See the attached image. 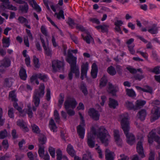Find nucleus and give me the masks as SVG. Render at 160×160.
Instances as JSON below:
<instances>
[{"mask_svg":"<svg viewBox=\"0 0 160 160\" xmlns=\"http://www.w3.org/2000/svg\"><path fill=\"white\" fill-rule=\"evenodd\" d=\"M80 89L84 95H86L88 94V91L86 85L84 83H82L80 86Z\"/></svg>","mask_w":160,"mask_h":160,"instance_id":"58836bf2","label":"nucleus"},{"mask_svg":"<svg viewBox=\"0 0 160 160\" xmlns=\"http://www.w3.org/2000/svg\"><path fill=\"white\" fill-rule=\"evenodd\" d=\"M88 64L87 62L83 64L81 66V78L83 80L84 78H86L87 73L88 70Z\"/></svg>","mask_w":160,"mask_h":160,"instance_id":"f8f14e48","label":"nucleus"},{"mask_svg":"<svg viewBox=\"0 0 160 160\" xmlns=\"http://www.w3.org/2000/svg\"><path fill=\"white\" fill-rule=\"evenodd\" d=\"M76 28L77 29L82 31L83 32L85 31L86 30L83 27L80 25L78 24H76Z\"/></svg>","mask_w":160,"mask_h":160,"instance_id":"e2e57ef3","label":"nucleus"},{"mask_svg":"<svg viewBox=\"0 0 160 160\" xmlns=\"http://www.w3.org/2000/svg\"><path fill=\"white\" fill-rule=\"evenodd\" d=\"M138 118L142 120L143 121L145 119L147 113L145 109H142L138 112Z\"/></svg>","mask_w":160,"mask_h":160,"instance_id":"412c9836","label":"nucleus"},{"mask_svg":"<svg viewBox=\"0 0 160 160\" xmlns=\"http://www.w3.org/2000/svg\"><path fill=\"white\" fill-rule=\"evenodd\" d=\"M108 80L105 75L103 76L100 81L99 87L100 88L105 86L107 83Z\"/></svg>","mask_w":160,"mask_h":160,"instance_id":"5701e85b","label":"nucleus"},{"mask_svg":"<svg viewBox=\"0 0 160 160\" xmlns=\"http://www.w3.org/2000/svg\"><path fill=\"white\" fill-rule=\"evenodd\" d=\"M38 78L44 82H46L48 80L47 75L43 74H38Z\"/></svg>","mask_w":160,"mask_h":160,"instance_id":"473e14b6","label":"nucleus"},{"mask_svg":"<svg viewBox=\"0 0 160 160\" xmlns=\"http://www.w3.org/2000/svg\"><path fill=\"white\" fill-rule=\"evenodd\" d=\"M143 142L142 138L141 139L140 141L138 142L137 144V150L139 156L140 158L138 155H135L133 156L132 160H141V159L144 158L145 155L144 153L143 148L142 145V142Z\"/></svg>","mask_w":160,"mask_h":160,"instance_id":"423d86ee","label":"nucleus"},{"mask_svg":"<svg viewBox=\"0 0 160 160\" xmlns=\"http://www.w3.org/2000/svg\"><path fill=\"white\" fill-rule=\"evenodd\" d=\"M26 30L28 35L27 36L28 37H29L30 40L31 41H32L33 40V38L32 37V34L31 32L30 31L27 29H26Z\"/></svg>","mask_w":160,"mask_h":160,"instance_id":"bf43d9fd","label":"nucleus"},{"mask_svg":"<svg viewBox=\"0 0 160 160\" xmlns=\"http://www.w3.org/2000/svg\"><path fill=\"white\" fill-rule=\"evenodd\" d=\"M18 20L19 21V23L22 24L24 23V26H25L29 29L31 28L30 25H28L29 21L26 18H24L23 17L20 16L18 17Z\"/></svg>","mask_w":160,"mask_h":160,"instance_id":"a211bd4d","label":"nucleus"},{"mask_svg":"<svg viewBox=\"0 0 160 160\" xmlns=\"http://www.w3.org/2000/svg\"><path fill=\"white\" fill-rule=\"evenodd\" d=\"M108 92L109 93H111L113 96L116 95L115 93L117 91L116 88H115L112 84L109 83V84Z\"/></svg>","mask_w":160,"mask_h":160,"instance_id":"c756f323","label":"nucleus"},{"mask_svg":"<svg viewBox=\"0 0 160 160\" xmlns=\"http://www.w3.org/2000/svg\"><path fill=\"white\" fill-rule=\"evenodd\" d=\"M91 129V132L88 137L87 143L89 147L93 148L94 147L95 143L94 140L96 135L101 142L104 143L105 146L108 145L110 136L107 130L104 127H100L98 128L97 131L93 127Z\"/></svg>","mask_w":160,"mask_h":160,"instance_id":"f257e3e1","label":"nucleus"},{"mask_svg":"<svg viewBox=\"0 0 160 160\" xmlns=\"http://www.w3.org/2000/svg\"><path fill=\"white\" fill-rule=\"evenodd\" d=\"M126 69L132 74H134L137 72V70L136 69L132 68L131 66H128L126 68Z\"/></svg>","mask_w":160,"mask_h":160,"instance_id":"603ef678","label":"nucleus"},{"mask_svg":"<svg viewBox=\"0 0 160 160\" xmlns=\"http://www.w3.org/2000/svg\"><path fill=\"white\" fill-rule=\"evenodd\" d=\"M66 61L70 64V65L76 64L77 58L73 56L70 50L68 51Z\"/></svg>","mask_w":160,"mask_h":160,"instance_id":"1a4fd4ad","label":"nucleus"},{"mask_svg":"<svg viewBox=\"0 0 160 160\" xmlns=\"http://www.w3.org/2000/svg\"><path fill=\"white\" fill-rule=\"evenodd\" d=\"M114 153L110 152L108 149H107L105 150V157L106 160H113Z\"/></svg>","mask_w":160,"mask_h":160,"instance_id":"aec40b11","label":"nucleus"},{"mask_svg":"<svg viewBox=\"0 0 160 160\" xmlns=\"http://www.w3.org/2000/svg\"><path fill=\"white\" fill-rule=\"evenodd\" d=\"M67 150L68 154L71 156L73 157L75 155V152L73 149V147L71 145H68Z\"/></svg>","mask_w":160,"mask_h":160,"instance_id":"b1692460","label":"nucleus"},{"mask_svg":"<svg viewBox=\"0 0 160 160\" xmlns=\"http://www.w3.org/2000/svg\"><path fill=\"white\" fill-rule=\"evenodd\" d=\"M126 106L128 109H133L134 110H136V109H135V106H134L132 102L127 101L126 102Z\"/></svg>","mask_w":160,"mask_h":160,"instance_id":"ea45409f","label":"nucleus"},{"mask_svg":"<svg viewBox=\"0 0 160 160\" xmlns=\"http://www.w3.org/2000/svg\"><path fill=\"white\" fill-rule=\"evenodd\" d=\"M45 86L43 83H41L38 89L35 90L33 96V102L35 106L38 107L40 103V98H42L44 94Z\"/></svg>","mask_w":160,"mask_h":160,"instance_id":"20e7f679","label":"nucleus"},{"mask_svg":"<svg viewBox=\"0 0 160 160\" xmlns=\"http://www.w3.org/2000/svg\"><path fill=\"white\" fill-rule=\"evenodd\" d=\"M28 110L27 111L29 117L31 118L33 116V113L32 112V109L30 107H28Z\"/></svg>","mask_w":160,"mask_h":160,"instance_id":"13d9d810","label":"nucleus"},{"mask_svg":"<svg viewBox=\"0 0 160 160\" xmlns=\"http://www.w3.org/2000/svg\"><path fill=\"white\" fill-rule=\"evenodd\" d=\"M64 64L63 61L58 60H54L52 62V67L53 72H59L63 71L64 69Z\"/></svg>","mask_w":160,"mask_h":160,"instance_id":"0eeeda50","label":"nucleus"},{"mask_svg":"<svg viewBox=\"0 0 160 160\" xmlns=\"http://www.w3.org/2000/svg\"><path fill=\"white\" fill-rule=\"evenodd\" d=\"M13 106L14 108L17 110L19 112H21L22 110V108L18 106V103L16 102H14L13 103Z\"/></svg>","mask_w":160,"mask_h":160,"instance_id":"680f3d73","label":"nucleus"},{"mask_svg":"<svg viewBox=\"0 0 160 160\" xmlns=\"http://www.w3.org/2000/svg\"><path fill=\"white\" fill-rule=\"evenodd\" d=\"M109 26L106 25H103L101 26L102 32H108V28Z\"/></svg>","mask_w":160,"mask_h":160,"instance_id":"5fc2aeb1","label":"nucleus"},{"mask_svg":"<svg viewBox=\"0 0 160 160\" xmlns=\"http://www.w3.org/2000/svg\"><path fill=\"white\" fill-rule=\"evenodd\" d=\"M85 125V124L82 123V124H80L77 127V133L79 137L82 139H83L84 137L85 131L84 128Z\"/></svg>","mask_w":160,"mask_h":160,"instance_id":"9b49d317","label":"nucleus"},{"mask_svg":"<svg viewBox=\"0 0 160 160\" xmlns=\"http://www.w3.org/2000/svg\"><path fill=\"white\" fill-rule=\"evenodd\" d=\"M39 145H40L42 146L44 144H45L47 140V138L45 136L43 135H41L38 139Z\"/></svg>","mask_w":160,"mask_h":160,"instance_id":"7c9ffc66","label":"nucleus"},{"mask_svg":"<svg viewBox=\"0 0 160 160\" xmlns=\"http://www.w3.org/2000/svg\"><path fill=\"white\" fill-rule=\"evenodd\" d=\"M74 160H80V159L78 157H74ZM82 160H94L92 159L91 153L89 152H86V153L83 155Z\"/></svg>","mask_w":160,"mask_h":160,"instance_id":"f3484780","label":"nucleus"},{"mask_svg":"<svg viewBox=\"0 0 160 160\" xmlns=\"http://www.w3.org/2000/svg\"><path fill=\"white\" fill-rule=\"evenodd\" d=\"M148 142L152 144L154 141L160 145V127L153 129L150 132L148 136Z\"/></svg>","mask_w":160,"mask_h":160,"instance_id":"39448f33","label":"nucleus"},{"mask_svg":"<svg viewBox=\"0 0 160 160\" xmlns=\"http://www.w3.org/2000/svg\"><path fill=\"white\" fill-rule=\"evenodd\" d=\"M33 62L35 68H38L39 67L38 59L35 56H33Z\"/></svg>","mask_w":160,"mask_h":160,"instance_id":"de8ad7c7","label":"nucleus"},{"mask_svg":"<svg viewBox=\"0 0 160 160\" xmlns=\"http://www.w3.org/2000/svg\"><path fill=\"white\" fill-rule=\"evenodd\" d=\"M155 153L154 152L151 151L149 154L148 160H154Z\"/></svg>","mask_w":160,"mask_h":160,"instance_id":"6e6d98bb","label":"nucleus"},{"mask_svg":"<svg viewBox=\"0 0 160 160\" xmlns=\"http://www.w3.org/2000/svg\"><path fill=\"white\" fill-rule=\"evenodd\" d=\"M70 72L74 73L76 77L78 78L80 75V71L78 66L77 64L70 65Z\"/></svg>","mask_w":160,"mask_h":160,"instance_id":"dca6fc26","label":"nucleus"},{"mask_svg":"<svg viewBox=\"0 0 160 160\" xmlns=\"http://www.w3.org/2000/svg\"><path fill=\"white\" fill-rule=\"evenodd\" d=\"M57 159V160H61L62 158V152L60 149H58L56 152Z\"/></svg>","mask_w":160,"mask_h":160,"instance_id":"37998d69","label":"nucleus"},{"mask_svg":"<svg viewBox=\"0 0 160 160\" xmlns=\"http://www.w3.org/2000/svg\"><path fill=\"white\" fill-rule=\"evenodd\" d=\"M13 82V79L11 78H6L5 79V85L7 87H10Z\"/></svg>","mask_w":160,"mask_h":160,"instance_id":"72a5a7b5","label":"nucleus"},{"mask_svg":"<svg viewBox=\"0 0 160 160\" xmlns=\"http://www.w3.org/2000/svg\"><path fill=\"white\" fill-rule=\"evenodd\" d=\"M49 126L51 130L52 131L54 132H57V127L53 119H51L50 120Z\"/></svg>","mask_w":160,"mask_h":160,"instance_id":"cd10ccee","label":"nucleus"},{"mask_svg":"<svg viewBox=\"0 0 160 160\" xmlns=\"http://www.w3.org/2000/svg\"><path fill=\"white\" fill-rule=\"evenodd\" d=\"M122 120L121 122L122 128L127 138V141L128 143L132 145L135 142V137L132 133H129L130 126L128 120V116L127 114L121 115Z\"/></svg>","mask_w":160,"mask_h":160,"instance_id":"f03ea898","label":"nucleus"},{"mask_svg":"<svg viewBox=\"0 0 160 160\" xmlns=\"http://www.w3.org/2000/svg\"><path fill=\"white\" fill-rule=\"evenodd\" d=\"M67 22L69 26L71 27L72 28H74L73 25H75L77 24L75 23L74 22V20L70 18H68V21Z\"/></svg>","mask_w":160,"mask_h":160,"instance_id":"09e8293b","label":"nucleus"},{"mask_svg":"<svg viewBox=\"0 0 160 160\" xmlns=\"http://www.w3.org/2000/svg\"><path fill=\"white\" fill-rule=\"evenodd\" d=\"M9 110L8 111V116L11 118L13 119L14 118V109L12 108H11L10 106L8 107Z\"/></svg>","mask_w":160,"mask_h":160,"instance_id":"4c0bfd02","label":"nucleus"},{"mask_svg":"<svg viewBox=\"0 0 160 160\" xmlns=\"http://www.w3.org/2000/svg\"><path fill=\"white\" fill-rule=\"evenodd\" d=\"M126 94L130 97H133L136 96L134 91L132 89H126Z\"/></svg>","mask_w":160,"mask_h":160,"instance_id":"e433bc0d","label":"nucleus"},{"mask_svg":"<svg viewBox=\"0 0 160 160\" xmlns=\"http://www.w3.org/2000/svg\"><path fill=\"white\" fill-rule=\"evenodd\" d=\"M54 116L55 117V119L56 122H58L60 118L59 116V114L57 110H55L54 112Z\"/></svg>","mask_w":160,"mask_h":160,"instance_id":"864d4df0","label":"nucleus"},{"mask_svg":"<svg viewBox=\"0 0 160 160\" xmlns=\"http://www.w3.org/2000/svg\"><path fill=\"white\" fill-rule=\"evenodd\" d=\"M19 75L21 78L23 80H25L27 77L26 70L23 68H21L19 72Z\"/></svg>","mask_w":160,"mask_h":160,"instance_id":"4be33fe9","label":"nucleus"},{"mask_svg":"<svg viewBox=\"0 0 160 160\" xmlns=\"http://www.w3.org/2000/svg\"><path fill=\"white\" fill-rule=\"evenodd\" d=\"M77 104V102L74 98L68 97L66 98L64 105L67 113L69 116L74 115L75 112L73 109L76 107Z\"/></svg>","mask_w":160,"mask_h":160,"instance_id":"7ed1b4c3","label":"nucleus"},{"mask_svg":"<svg viewBox=\"0 0 160 160\" xmlns=\"http://www.w3.org/2000/svg\"><path fill=\"white\" fill-rule=\"evenodd\" d=\"M48 151L49 153L52 158L55 157V149L53 147L50 146L49 148Z\"/></svg>","mask_w":160,"mask_h":160,"instance_id":"49530a36","label":"nucleus"},{"mask_svg":"<svg viewBox=\"0 0 160 160\" xmlns=\"http://www.w3.org/2000/svg\"><path fill=\"white\" fill-rule=\"evenodd\" d=\"M45 51V54L48 56L51 57L52 55V50L51 49L48 47H44L43 48Z\"/></svg>","mask_w":160,"mask_h":160,"instance_id":"a18cd8bd","label":"nucleus"},{"mask_svg":"<svg viewBox=\"0 0 160 160\" xmlns=\"http://www.w3.org/2000/svg\"><path fill=\"white\" fill-rule=\"evenodd\" d=\"M159 108L158 107H155L154 108L152 109L151 112L152 115V118L153 120H155L160 117V112H159Z\"/></svg>","mask_w":160,"mask_h":160,"instance_id":"ddd939ff","label":"nucleus"},{"mask_svg":"<svg viewBox=\"0 0 160 160\" xmlns=\"http://www.w3.org/2000/svg\"><path fill=\"white\" fill-rule=\"evenodd\" d=\"M11 61L8 58H5L1 62V65L0 66V71L3 72L4 71V69H2V67L5 68L8 67L10 66Z\"/></svg>","mask_w":160,"mask_h":160,"instance_id":"2eb2a0df","label":"nucleus"},{"mask_svg":"<svg viewBox=\"0 0 160 160\" xmlns=\"http://www.w3.org/2000/svg\"><path fill=\"white\" fill-rule=\"evenodd\" d=\"M17 125L22 128L24 132H28V128L25 125L26 123L22 120H19L17 122Z\"/></svg>","mask_w":160,"mask_h":160,"instance_id":"6ab92c4d","label":"nucleus"},{"mask_svg":"<svg viewBox=\"0 0 160 160\" xmlns=\"http://www.w3.org/2000/svg\"><path fill=\"white\" fill-rule=\"evenodd\" d=\"M107 72L111 75H114L116 73L115 69L112 66H111L108 68Z\"/></svg>","mask_w":160,"mask_h":160,"instance_id":"c9c22d12","label":"nucleus"},{"mask_svg":"<svg viewBox=\"0 0 160 160\" xmlns=\"http://www.w3.org/2000/svg\"><path fill=\"white\" fill-rule=\"evenodd\" d=\"M134 45L132 44L131 45H128V48L129 50L132 54H133L135 52L134 50H133V47Z\"/></svg>","mask_w":160,"mask_h":160,"instance_id":"0e129e2a","label":"nucleus"},{"mask_svg":"<svg viewBox=\"0 0 160 160\" xmlns=\"http://www.w3.org/2000/svg\"><path fill=\"white\" fill-rule=\"evenodd\" d=\"M50 90L49 88H48L47 89V91L46 99L47 101H49L50 100Z\"/></svg>","mask_w":160,"mask_h":160,"instance_id":"69168bd1","label":"nucleus"},{"mask_svg":"<svg viewBox=\"0 0 160 160\" xmlns=\"http://www.w3.org/2000/svg\"><path fill=\"white\" fill-rule=\"evenodd\" d=\"M88 114L93 119L98 120L99 119L100 114L98 111L94 108H90L88 112Z\"/></svg>","mask_w":160,"mask_h":160,"instance_id":"9d476101","label":"nucleus"},{"mask_svg":"<svg viewBox=\"0 0 160 160\" xmlns=\"http://www.w3.org/2000/svg\"><path fill=\"white\" fill-rule=\"evenodd\" d=\"M158 28L156 24H152L151 28L149 29L148 31L152 34H155L158 33Z\"/></svg>","mask_w":160,"mask_h":160,"instance_id":"393cba45","label":"nucleus"},{"mask_svg":"<svg viewBox=\"0 0 160 160\" xmlns=\"http://www.w3.org/2000/svg\"><path fill=\"white\" fill-rule=\"evenodd\" d=\"M38 146L39 147L38 150V154L40 157H42L44 153V147L40 145H39Z\"/></svg>","mask_w":160,"mask_h":160,"instance_id":"c03bdc74","label":"nucleus"},{"mask_svg":"<svg viewBox=\"0 0 160 160\" xmlns=\"http://www.w3.org/2000/svg\"><path fill=\"white\" fill-rule=\"evenodd\" d=\"M54 16H56L57 18L58 19H60L61 18H62L63 19H65L64 12L62 10H60L58 13L55 12V13Z\"/></svg>","mask_w":160,"mask_h":160,"instance_id":"2f4dec72","label":"nucleus"},{"mask_svg":"<svg viewBox=\"0 0 160 160\" xmlns=\"http://www.w3.org/2000/svg\"><path fill=\"white\" fill-rule=\"evenodd\" d=\"M82 37L83 39L88 44H89L91 41L94 42L93 38L89 34L87 35L85 37H84L83 36H82Z\"/></svg>","mask_w":160,"mask_h":160,"instance_id":"f704fd0d","label":"nucleus"},{"mask_svg":"<svg viewBox=\"0 0 160 160\" xmlns=\"http://www.w3.org/2000/svg\"><path fill=\"white\" fill-rule=\"evenodd\" d=\"M32 130L34 132L37 133H39L40 131L38 126L35 124H33L32 125Z\"/></svg>","mask_w":160,"mask_h":160,"instance_id":"8fccbe9b","label":"nucleus"},{"mask_svg":"<svg viewBox=\"0 0 160 160\" xmlns=\"http://www.w3.org/2000/svg\"><path fill=\"white\" fill-rule=\"evenodd\" d=\"M109 105L110 108H115L118 105V103L115 100L110 98Z\"/></svg>","mask_w":160,"mask_h":160,"instance_id":"c85d7f7f","label":"nucleus"},{"mask_svg":"<svg viewBox=\"0 0 160 160\" xmlns=\"http://www.w3.org/2000/svg\"><path fill=\"white\" fill-rule=\"evenodd\" d=\"M2 144L4 148L7 149L8 147V144L7 140H4L3 141Z\"/></svg>","mask_w":160,"mask_h":160,"instance_id":"4d7b16f0","label":"nucleus"},{"mask_svg":"<svg viewBox=\"0 0 160 160\" xmlns=\"http://www.w3.org/2000/svg\"><path fill=\"white\" fill-rule=\"evenodd\" d=\"M7 136V132L6 130L1 131L0 132V138L3 139Z\"/></svg>","mask_w":160,"mask_h":160,"instance_id":"3c124183","label":"nucleus"},{"mask_svg":"<svg viewBox=\"0 0 160 160\" xmlns=\"http://www.w3.org/2000/svg\"><path fill=\"white\" fill-rule=\"evenodd\" d=\"M143 89L145 90H143V92H148L151 94H152V88L148 85L144 86Z\"/></svg>","mask_w":160,"mask_h":160,"instance_id":"a19ab883","label":"nucleus"},{"mask_svg":"<svg viewBox=\"0 0 160 160\" xmlns=\"http://www.w3.org/2000/svg\"><path fill=\"white\" fill-rule=\"evenodd\" d=\"M114 136L115 142L118 146H121L122 142V139L120 138L119 134V131L118 130H114L113 131Z\"/></svg>","mask_w":160,"mask_h":160,"instance_id":"4468645a","label":"nucleus"},{"mask_svg":"<svg viewBox=\"0 0 160 160\" xmlns=\"http://www.w3.org/2000/svg\"><path fill=\"white\" fill-rule=\"evenodd\" d=\"M160 66H158L155 67L153 69L151 70L150 71L156 74L160 73Z\"/></svg>","mask_w":160,"mask_h":160,"instance_id":"79ce46f5","label":"nucleus"},{"mask_svg":"<svg viewBox=\"0 0 160 160\" xmlns=\"http://www.w3.org/2000/svg\"><path fill=\"white\" fill-rule=\"evenodd\" d=\"M2 47L3 48L8 47L10 44L9 38H3L2 40Z\"/></svg>","mask_w":160,"mask_h":160,"instance_id":"bb28decb","label":"nucleus"},{"mask_svg":"<svg viewBox=\"0 0 160 160\" xmlns=\"http://www.w3.org/2000/svg\"><path fill=\"white\" fill-rule=\"evenodd\" d=\"M123 24V22L122 21L120 20H117L114 22V24L116 27H120Z\"/></svg>","mask_w":160,"mask_h":160,"instance_id":"338daca9","label":"nucleus"},{"mask_svg":"<svg viewBox=\"0 0 160 160\" xmlns=\"http://www.w3.org/2000/svg\"><path fill=\"white\" fill-rule=\"evenodd\" d=\"M146 101L141 100H138L136 102L135 109H138L143 106L146 103Z\"/></svg>","mask_w":160,"mask_h":160,"instance_id":"a878e982","label":"nucleus"},{"mask_svg":"<svg viewBox=\"0 0 160 160\" xmlns=\"http://www.w3.org/2000/svg\"><path fill=\"white\" fill-rule=\"evenodd\" d=\"M96 150H97L98 153L99 154V157L100 158H102L103 157V155L102 154V152L101 149L100 148L99 146H98L96 148Z\"/></svg>","mask_w":160,"mask_h":160,"instance_id":"052dcab7","label":"nucleus"},{"mask_svg":"<svg viewBox=\"0 0 160 160\" xmlns=\"http://www.w3.org/2000/svg\"><path fill=\"white\" fill-rule=\"evenodd\" d=\"M27 155L28 157L30 160H34V155L31 152H28Z\"/></svg>","mask_w":160,"mask_h":160,"instance_id":"774afa93","label":"nucleus"},{"mask_svg":"<svg viewBox=\"0 0 160 160\" xmlns=\"http://www.w3.org/2000/svg\"><path fill=\"white\" fill-rule=\"evenodd\" d=\"M16 3L19 4L24 5H20L19 7V10L23 13H27L28 11L29 6L27 2L22 0H12Z\"/></svg>","mask_w":160,"mask_h":160,"instance_id":"6e6552de","label":"nucleus"}]
</instances>
